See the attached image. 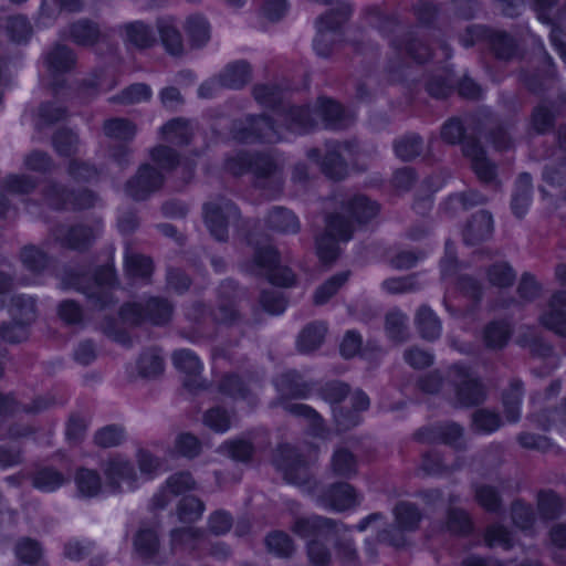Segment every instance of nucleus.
I'll use <instances>...</instances> for the list:
<instances>
[{
	"mask_svg": "<svg viewBox=\"0 0 566 566\" xmlns=\"http://www.w3.org/2000/svg\"><path fill=\"white\" fill-rule=\"evenodd\" d=\"M367 22L389 38V45L400 60L397 64L389 63L388 81L397 82L403 78L402 69L405 59L423 63L431 56V48L420 38L415 28L406 29L396 15L385 14L378 6H370L364 10Z\"/></svg>",
	"mask_w": 566,
	"mask_h": 566,
	"instance_id": "1",
	"label": "nucleus"
},
{
	"mask_svg": "<svg viewBox=\"0 0 566 566\" xmlns=\"http://www.w3.org/2000/svg\"><path fill=\"white\" fill-rule=\"evenodd\" d=\"M64 290H75L86 296L88 304L95 310H106L115 306L118 298L114 296L117 287L116 274L108 265L94 270L88 265L65 268L61 276Z\"/></svg>",
	"mask_w": 566,
	"mask_h": 566,
	"instance_id": "2",
	"label": "nucleus"
},
{
	"mask_svg": "<svg viewBox=\"0 0 566 566\" xmlns=\"http://www.w3.org/2000/svg\"><path fill=\"white\" fill-rule=\"evenodd\" d=\"M418 387L426 394H436L444 387H450L460 406L472 407L485 400V388L481 380L473 375L471 368L457 363L450 366L444 376L439 370L430 371L418 379Z\"/></svg>",
	"mask_w": 566,
	"mask_h": 566,
	"instance_id": "3",
	"label": "nucleus"
},
{
	"mask_svg": "<svg viewBox=\"0 0 566 566\" xmlns=\"http://www.w3.org/2000/svg\"><path fill=\"white\" fill-rule=\"evenodd\" d=\"M281 116L286 129L298 135L310 133L319 122L328 129H343L350 123L342 105L327 97H319L313 109L310 106L283 107Z\"/></svg>",
	"mask_w": 566,
	"mask_h": 566,
	"instance_id": "4",
	"label": "nucleus"
},
{
	"mask_svg": "<svg viewBox=\"0 0 566 566\" xmlns=\"http://www.w3.org/2000/svg\"><path fill=\"white\" fill-rule=\"evenodd\" d=\"M224 168L233 176L251 172L254 186L264 190L268 197H275L281 192L282 179L277 174V164L268 153L239 151L227 158Z\"/></svg>",
	"mask_w": 566,
	"mask_h": 566,
	"instance_id": "5",
	"label": "nucleus"
},
{
	"mask_svg": "<svg viewBox=\"0 0 566 566\" xmlns=\"http://www.w3.org/2000/svg\"><path fill=\"white\" fill-rule=\"evenodd\" d=\"M340 527L332 518L313 515L297 518L293 532L307 541L306 548L310 560L316 566H325L331 560L328 543L335 542Z\"/></svg>",
	"mask_w": 566,
	"mask_h": 566,
	"instance_id": "6",
	"label": "nucleus"
},
{
	"mask_svg": "<svg viewBox=\"0 0 566 566\" xmlns=\"http://www.w3.org/2000/svg\"><path fill=\"white\" fill-rule=\"evenodd\" d=\"M242 268L247 273L264 276L271 284L277 286H291L295 280L293 272L280 264L279 252L270 244L256 247L253 258Z\"/></svg>",
	"mask_w": 566,
	"mask_h": 566,
	"instance_id": "7",
	"label": "nucleus"
},
{
	"mask_svg": "<svg viewBox=\"0 0 566 566\" xmlns=\"http://www.w3.org/2000/svg\"><path fill=\"white\" fill-rule=\"evenodd\" d=\"M230 134L234 140L242 144H275L285 139L279 127L266 115H247L232 120Z\"/></svg>",
	"mask_w": 566,
	"mask_h": 566,
	"instance_id": "8",
	"label": "nucleus"
},
{
	"mask_svg": "<svg viewBox=\"0 0 566 566\" xmlns=\"http://www.w3.org/2000/svg\"><path fill=\"white\" fill-rule=\"evenodd\" d=\"M42 197L46 205L59 211H80L94 207L96 195L90 189H70L67 186L49 179L42 188Z\"/></svg>",
	"mask_w": 566,
	"mask_h": 566,
	"instance_id": "9",
	"label": "nucleus"
},
{
	"mask_svg": "<svg viewBox=\"0 0 566 566\" xmlns=\"http://www.w3.org/2000/svg\"><path fill=\"white\" fill-rule=\"evenodd\" d=\"M354 224L350 218L342 212L331 213L326 217L324 233L316 238V251L323 263H332L338 256V242L352 239Z\"/></svg>",
	"mask_w": 566,
	"mask_h": 566,
	"instance_id": "10",
	"label": "nucleus"
},
{
	"mask_svg": "<svg viewBox=\"0 0 566 566\" xmlns=\"http://www.w3.org/2000/svg\"><path fill=\"white\" fill-rule=\"evenodd\" d=\"M459 40L464 48L486 42L495 57L503 61L513 59L517 52V43L512 35L481 24L469 25Z\"/></svg>",
	"mask_w": 566,
	"mask_h": 566,
	"instance_id": "11",
	"label": "nucleus"
},
{
	"mask_svg": "<svg viewBox=\"0 0 566 566\" xmlns=\"http://www.w3.org/2000/svg\"><path fill=\"white\" fill-rule=\"evenodd\" d=\"M174 305L165 297L151 296L145 302L124 304L119 310L123 321L137 325L149 322L154 325L167 324L172 315Z\"/></svg>",
	"mask_w": 566,
	"mask_h": 566,
	"instance_id": "12",
	"label": "nucleus"
},
{
	"mask_svg": "<svg viewBox=\"0 0 566 566\" xmlns=\"http://www.w3.org/2000/svg\"><path fill=\"white\" fill-rule=\"evenodd\" d=\"M203 221L210 234L218 241L224 242L229 238V226L240 220L238 207L226 197H216L202 207Z\"/></svg>",
	"mask_w": 566,
	"mask_h": 566,
	"instance_id": "13",
	"label": "nucleus"
},
{
	"mask_svg": "<svg viewBox=\"0 0 566 566\" xmlns=\"http://www.w3.org/2000/svg\"><path fill=\"white\" fill-rule=\"evenodd\" d=\"M358 144L356 140L337 142L331 140L326 143V154L321 161V150L311 148L306 156L312 161L321 164L322 171L331 179L342 180L347 175V163L343 158L346 153L349 157H354L357 153Z\"/></svg>",
	"mask_w": 566,
	"mask_h": 566,
	"instance_id": "14",
	"label": "nucleus"
},
{
	"mask_svg": "<svg viewBox=\"0 0 566 566\" xmlns=\"http://www.w3.org/2000/svg\"><path fill=\"white\" fill-rule=\"evenodd\" d=\"M273 463L289 483L304 485L310 483L311 472L308 462L296 448L280 444L273 458Z\"/></svg>",
	"mask_w": 566,
	"mask_h": 566,
	"instance_id": "15",
	"label": "nucleus"
},
{
	"mask_svg": "<svg viewBox=\"0 0 566 566\" xmlns=\"http://www.w3.org/2000/svg\"><path fill=\"white\" fill-rule=\"evenodd\" d=\"M50 233L62 248L77 252L88 250L98 235L97 228L85 223L72 226L61 223L51 228Z\"/></svg>",
	"mask_w": 566,
	"mask_h": 566,
	"instance_id": "16",
	"label": "nucleus"
},
{
	"mask_svg": "<svg viewBox=\"0 0 566 566\" xmlns=\"http://www.w3.org/2000/svg\"><path fill=\"white\" fill-rule=\"evenodd\" d=\"M134 555L145 564L164 565L167 556L161 551L158 531L155 526L142 524L133 536Z\"/></svg>",
	"mask_w": 566,
	"mask_h": 566,
	"instance_id": "17",
	"label": "nucleus"
},
{
	"mask_svg": "<svg viewBox=\"0 0 566 566\" xmlns=\"http://www.w3.org/2000/svg\"><path fill=\"white\" fill-rule=\"evenodd\" d=\"M555 274L566 286V264L556 266ZM541 323L562 337H566V291L555 292L548 303V310L541 315Z\"/></svg>",
	"mask_w": 566,
	"mask_h": 566,
	"instance_id": "18",
	"label": "nucleus"
},
{
	"mask_svg": "<svg viewBox=\"0 0 566 566\" xmlns=\"http://www.w3.org/2000/svg\"><path fill=\"white\" fill-rule=\"evenodd\" d=\"M104 475L112 493L122 492L123 484L128 490L137 486L138 476L134 463L122 455H115L104 464Z\"/></svg>",
	"mask_w": 566,
	"mask_h": 566,
	"instance_id": "19",
	"label": "nucleus"
},
{
	"mask_svg": "<svg viewBox=\"0 0 566 566\" xmlns=\"http://www.w3.org/2000/svg\"><path fill=\"white\" fill-rule=\"evenodd\" d=\"M463 428L455 422L434 423L420 428L416 433V440L424 443H444L455 449L464 448Z\"/></svg>",
	"mask_w": 566,
	"mask_h": 566,
	"instance_id": "20",
	"label": "nucleus"
},
{
	"mask_svg": "<svg viewBox=\"0 0 566 566\" xmlns=\"http://www.w3.org/2000/svg\"><path fill=\"white\" fill-rule=\"evenodd\" d=\"M164 184V175L150 166L144 164L137 174L126 184V192L134 200H145L151 193L160 189Z\"/></svg>",
	"mask_w": 566,
	"mask_h": 566,
	"instance_id": "21",
	"label": "nucleus"
},
{
	"mask_svg": "<svg viewBox=\"0 0 566 566\" xmlns=\"http://www.w3.org/2000/svg\"><path fill=\"white\" fill-rule=\"evenodd\" d=\"M318 504L335 512H343L357 504L354 488L345 482H337L325 489L317 499Z\"/></svg>",
	"mask_w": 566,
	"mask_h": 566,
	"instance_id": "22",
	"label": "nucleus"
},
{
	"mask_svg": "<svg viewBox=\"0 0 566 566\" xmlns=\"http://www.w3.org/2000/svg\"><path fill=\"white\" fill-rule=\"evenodd\" d=\"M219 304L212 311V318L218 324H232L238 319L235 308L237 284L232 280H226L218 289Z\"/></svg>",
	"mask_w": 566,
	"mask_h": 566,
	"instance_id": "23",
	"label": "nucleus"
},
{
	"mask_svg": "<svg viewBox=\"0 0 566 566\" xmlns=\"http://www.w3.org/2000/svg\"><path fill=\"white\" fill-rule=\"evenodd\" d=\"M171 551L181 549L201 557V549L207 545L205 531L195 527H178L170 532Z\"/></svg>",
	"mask_w": 566,
	"mask_h": 566,
	"instance_id": "24",
	"label": "nucleus"
},
{
	"mask_svg": "<svg viewBox=\"0 0 566 566\" xmlns=\"http://www.w3.org/2000/svg\"><path fill=\"white\" fill-rule=\"evenodd\" d=\"M127 48L144 50L153 46L156 42L155 33L150 25L143 21H133L116 28Z\"/></svg>",
	"mask_w": 566,
	"mask_h": 566,
	"instance_id": "25",
	"label": "nucleus"
},
{
	"mask_svg": "<svg viewBox=\"0 0 566 566\" xmlns=\"http://www.w3.org/2000/svg\"><path fill=\"white\" fill-rule=\"evenodd\" d=\"M174 366L188 378L185 380V387L193 390L201 387V382L197 377L201 374L203 365L198 355L191 349H178L172 354Z\"/></svg>",
	"mask_w": 566,
	"mask_h": 566,
	"instance_id": "26",
	"label": "nucleus"
},
{
	"mask_svg": "<svg viewBox=\"0 0 566 566\" xmlns=\"http://www.w3.org/2000/svg\"><path fill=\"white\" fill-rule=\"evenodd\" d=\"M463 154L471 159V166L480 180L490 182L495 177V166L485 156V150L476 139H465Z\"/></svg>",
	"mask_w": 566,
	"mask_h": 566,
	"instance_id": "27",
	"label": "nucleus"
},
{
	"mask_svg": "<svg viewBox=\"0 0 566 566\" xmlns=\"http://www.w3.org/2000/svg\"><path fill=\"white\" fill-rule=\"evenodd\" d=\"M195 485L192 475L189 472H179L169 476L166 486L161 488L153 496V506L155 509H165L170 501V495H179Z\"/></svg>",
	"mask_w": 566,
	"mask_h": 566,
	"instance_id": "28",
	"label": "nucleus"
},
{
	"mask_svg": "<svg viewBox=\"0 0 566 566\" xmlns=\"http://www.w3.org/2000/svg\"><path fill=\"white\" fill-rule=\"evenodd\" d=\"M105 35L97 22L83 18L74 21L67 28L66 38L81 46H92Z\"/></svg>",
	"mask_w": 566,
	"mask_h": 566,
	"instance_id": "29",
	"label": "nucleus"
},
{
	"mask_svg": "<svg viewBox=\"0 0 566 566\" xmlns=\"http://www.w3.org/2000/svg\"><path fill=\"white\" fill-rule=\"evenodd\" d=\"M274 385L282 396L291 398L305 399L313 390V385L296 370L283 373L274 380Z\"/></svg>",
	"mask_w": 566,
	"mask_h": 566,
	"instance_id": "30",
	"label": "nucleus"
},
{
	"mask_svg": "<svg viewBox=\"0 0 566 566\" xmlns=\"http://www.w3.org/2000/svg\"><path fill=\"white\" fill-rule=\"evenodd\" d=\"M218 390L233 400H242L250 406L256 403V396L250 384L238 374H226L219 381Z\"/></svg>",
	"mask_w": 566,
	"mask_h": 566,
	"instance_id": "31",
	"label": "nucleus"
},
{
	"mask_svg": "<svg viewBox=\"0 0 566 566\" xmlns=\"http://www.w3.org/2000/svg\"><path fill=\"white\" fill-rule=\"evenodd\" d=\"M493 231V218L486 210H480L472 216L463 231V240L468 245H475L486 240Z\"/></svg>",
	"mask_w": 566,
	"mask_h": 566,
	"instance_id": "32",
	"label": "nucleus"
},
{
	"mask_svg": "<svg viewBox=\"0 0 566 566\" xmlns=\"http://www.w3.org/2000/svg\"><path fill=\"white\" fill-rule=\"evenodd\" d=\"M283 408L290 415L303 418L307 421L308 434L322 438L326 434L327 428L323 417L311 406L297 402H285Z\"/></svg>",
	"mask_w": 566,
	"mask_h": 566,
	"instance_id": "33",
	"label": "nucleus"
},
{
	"mask_svg": "<svg viewBox=\"0 0 566 566\" xmlns=\"http://www.w3.org/2000/svg\"><path fill=\"white\" fill-rule=\"evenodd\" d=\"M44 62L51 75L57 76L70 72L76 62L72 49L64 44H55L44 54Z\"/></svg>",
	"mask_w": 566,
	"mask_h": 566,
	"instance_id": "34",
	"label": "nucleus"
},
{
	"mask_svg": "<svg viewBox=\"0 0 566 566\" xmlns=\"http://www.w3.org/2000/svg\"><path fill=\"white\" fill-rule=\"evenodd\" d=\"M342 209L358 223H365L377 216L379 206L364 195H355L342 201Z\"/></svg>",
	"mask_w": 566,
	"mask_h": 566,
	"instance_id": "35",
	"label": "nucleus"
},
{
	"mask_svg": "<svg viewBox=\"0 0 566 566\" xmlns=\"http://www.w3.org/2000/svg\"><path fill=\"white\" fill-rule=\"evenodd\" d=\"M32 485L44 493L59 490L70 480V474L54 469L50 465L38 468L31 476Z\"/></svg>",
	"mask_w": 566,
	"mask_h": 566,
	"instance_id": "36",
	"label": "nucleus"
},
{
	"mask_svg": "<svg viewBox=\"0 0 566 566\" xmlns=\"http://www.w3.org/2000/svg\"><path fill=\"white\" fill-rule=\"evenodd\" d=\"M157 29L166 51L175 56L184 52L182 36L172 17H163L157 20Z\"/></svg>",
	"mask_w": 566,
	"mask_h": 566,
	"instance_id": "37",
	"label": "nucleus"
},
{
	"mask_svg": "<svg viewBox=\"0 0 566 566\" xmlns=\"http://www.w3.org/2000/svg\"><path fill=\"white\" fill-rule=\"evenodd\" d=\"M532 177L527 172H523L515 181L514 190L512 193L511 209L517 218H523L532 202Z\"/></svg>",
	"mask_w": 566,
	"mask_h": 566,
	"instance_id": "38",
	"label": "nucleus"
},
{
	"mask_svg": "<svg viewBox=\"0 0 566 566\" xmlns=\"http://www.w3.org/2000/svg\"><path fill=\"white\" fill-rule=\"evenodd\" d=\"M53 405V399L49 397H36L31 405L20 403L12 396L0 394V418L14 415L19 411L27 413H38Z\"/></svg>",
	"mask_w": 566,
	"mask_h": 566,
	"instance_id": "39",
	"label": "nucleus"
},
{
	"mask_svg": "<svg viewBox=\"0 0 566 566\" xmlns=\"http://www.w3.org/2000/svg\"><path fill=\"white\" fill-rule=\"evenodd\" d=\"M268 227L276 232L295 234L301 224L295 213L283 207H273L266 218Z\"/></svg>",
	"mask_w": 566,
	"mask_h": 566,
	"instance_id": "40",
	"label": "nucleus"
},
{
	"mask_svg": "<svg viewBox=\"0 0 566 566\" xmlns=\"http://www.w3.org/2000/svg\"><path fill=\"white\" fill-rule=\"evenodd\" d=\"M164 139L177 146H186L191 143L195 128L190 120L174 118L160 128Z\"/></svg>",
	"mask_w": 566,
	"mask_h": 566,
	"instance_id": "41",
	"label": "nucleus"
},
{
	"mask_svg": "<svg viewBox=\"0 0 566 566\" xmlns=\"http://www.w3.org/2000/svg\"><path fill=\"white\" fill-rule=\"evenodd\" d=\"M415 324L420 336L426 340H436L441 335V322L437 314L427 305H422L418 308Z\"/></svg>",
	"mask_w": 566,
	"mask_h": 566,
	"instance_id": "42",
	"label": "nucleus"
},
{
	"mask_svg": "<svg viewBox=\"0 0 566 566\" xmlns=\"http://www.w3.org/2000/svg\"><path fill=\"white\" fill-rule=\"evenodd\" d=\"M454 83L451 71L442 67L428 75L424 87L430 96L446 98L453 92Z\"/></svg>",
	"mask_w": 566,
	"mask_h": 566,
	"instance_id": "43",
	"label": "nucleus"
},
{
	"mask_svg": "<svg viewBox=\"0 0 566 566\" xmlns=\"http://www.w3.org/2000/svg\"><path fill=\"white\" fill-rule=\"evenodd\" d=\"M251 80V69L245 61L229 64L220 73V84L230 90H240Z\"/></svg>",
	"mask_w": 566,
	"mask_h": 566,
	"instance_id": "44",
	"label": "nucleus"
},
{
	"mask_svg": "<svg viewBox=\"0 0 566 566\" xmlns=\"http://www.w3.org/2000/svg\"><path fill=\"white\" fill-rule=\"evenodd\" d=\"M3 28L9 40L15 44H27L33 34L30 20L22 14L7 17Z\"/></svg>",
	"mask_w": 566,
	"mask_h": 566,
	"instance_id": "45",
	"label": "nucleus"
},
{
	"mask_svg": "<svg viewBox=\"0 0 566 566\" xmlns=\"http://www.w3.org/2000/svg\"><path fill=\"white\" fill-rule=\"evenodd\" d=\"M524 395L522 380L512 379L503 392V406L507 421L517 422L521 418V403Z\"/></svg>",
	"mask_w": 566,
	"mask_h": 566,
	"instance_id": "46",
	"label": "nucleus"
},
{
	"mask_svg": "<svg viewBox=\"0 0 566 566\" xmlns=\"http://www.w3.org/2000/svg\"><path fill=\"white\" fill-rule=\"evenodd\" d=\"M81 140L73 129L62 127L52 135V147L61 157H73L80 153Z\"/></svg>",
	"mask_w": 566,
	"mask_h": 566,
	"instance_id": "47",
	"label": "nucleus"
},
{
	"mask_svg": "<svg viewBox=\"0 0 566 566\" xmlns=\"http://www.w3.org/2000/svg\"><path fill=\"white\" fill-rule=\"evenodd\" d=\"M9 312L13 319L31 324L36 318V301L27 294H17L11 297Z\"/></svg>",
	"mask_w": 566,
	"mask_h": 566,
	"instance_id": "48",
	"label": "nucleus"
},
{
	"mask_svg": "<svg viewBox=\"0 0 566 566\" xmlns=\"http://www.w3.org/2000/svg\"><path fill=\"white\" fill-rule=\"evenodd\" d=\"M423 139L416 133L406 134L394 143L396 156L403 161L417 158L423 153Z\"/></svg>",
	"mask_w": 566,
	"mask_h": 566,
	"instance_id": "49",
	"label": "nucleus"
},
{
	"mask_svg": "<svg viewBox=\"0 0 566 566\" xmlns=\"http://www.w3.org/2000/svg\"><path fill=\"white\" fill-rule=\"evenodd\" d=\"M327 327L322 322H314L306 325L297 338V347L302 353H310L317 349L324 340Z\"/></svg>",
	"mask_w": 566,
	"mask_h": 566,
	"instance_id": "50",
	"label": "nucleus"
},
{
	"mask_svg": "<svg viewBox=\"0 0 566 566\" xmlns=\"http://www.w3.org/2000/svg\"><path fill=\"white\" fill-rule=\"evenodd\" d=\"M125 269L130 277L149 282L154 265L149 256L130 252L127 248L125 252Z\"/></svg>",
	"mask_w": 566,
	"mask_h": 566,
	"instance_id": "51",
	"label": "nucleus"
},
{
	"mask_svg": "<svg viewBox=\"0 0 566 566\" xmlns=\"http://www.w3.org/2000/svg\"><path fill=\"white\" fill-rule=\"evenodd\" d=\"M104 134L113 139L129 143L134 139L137 128L136 125L127 118H109L104 122Z\"/></svg>",
	"mask_w": 566,
	"mask_h": 566,
	"instance_id": "52",
	"label": "nucleus"
},
{
	"mask_svg": "<svg viewBox=\"0 0 566 566\" xmlns=\"http://www.w3.org/2000/svg\"><path fill=\"white\" fill-rule=\"evenodd\" d=\"M512 334L511 326L505 321H493L489 323L483 333L486 347L492 349L503 348Z\"/></svg>",
	"mask_w": 566,
	"mask_h": 566,
	"instance_id": "53",
	"label": "nucleus"
},
{
	"mask_svg": "<svg viewBox=\"0 0 566 566\" xmlns=\"http://www.w3.org/2000/svg\"><path fill=\"white\" fill-rule=\"evenodd\" d=\"M537 509L542 520H556L562 513L563 501L553 490H542L537 494Z\"/></svg>",
	"mask_w": 566,
	"mask_h": 566,
	"instance_id": "54",
	"label": "nucleus"
},
{
	"mask_svg": "<svg viewBox=\"0 0 566 566\" xmlns=\"http://www.w3.org/2000/svg\"><path fill=\"white\" fill-rule=\"evenodd\" d=\"M153 95L151 88L145 83H134L125 87L119 94L109 98L111 103L132 105L147 102Z\"/></svg>",
	"mask_w": 566,
	"mask_h": 566,
	"instance_id": "55",
	"label": "nucleus"
},
{
	"mask_svg": "<svg viewBox=\"0 0 566 566\" xmlns=\"http://www.w3.org/2000/svg\"><path fill=\"white\" fill-rule=\"evenodd\" d=\"M253 96L260 105L274 109L282 104L284 90L275 83L256 84L253 87Z\"/></svg>",
	"mask_w": 566,
	"mask_h": 566,
	"instance_id": "56",
	"label": "nucleus"
},
{
	"mask_svg": "<svg viewBox=\"0 0 566 566\" xmlns=\"http://www.w3.org/2000/svg\"><path fill=\"white\" fill-rule=\"evenodd\" d=\"M394 514L398 526L405 531L416 530L421 521L419 507L410 502H399L394 510Z\"/></svg>",
	"mask_w": 566,
	"mask_h": 566,
	"instance_id": "57",
	"label": "nucleus"
},
{
	"mask_svg": "<svg viewBox=\"0 0 566 566\" xmlns=\"http://www.w3.org/2000/svg\"><path fill=\"white\" fill-rule=\"evenodd\" d=\"M332 469L334 474L349 479L357 472L356 457L349 450L339 448L332 457Z\"/></svg>",
	"mask_w": 566,
	"mask_h": 566,
	"instance_id": "58",
	"label": "nucleus"
},
{
	"mask_svg": "<svg viewBox=\"0 0 566 566\" xmlns=\"http://www.w3.org/2000/svg\"><path fill=\"white\" fill-rule=\"evenodd\" d=\"M75 483L82 496L94 497L102 490L99 474L90 469H80L75 475Z\"/></svg>",
	"mask_w": 566,
	"mask_h": 566,
	"instance_id": "59",
	"label": "nucleus"
},
{
	"mask_svg": "<svg viewBox=\"0 0 566 566\" xmlns=\"http://www.w3.org/2000/svg\"><path fill=\"white\" fill-rule=\"evenodd\" d=\"M566 21V1L557 10L556 14L553 15L552 30L549 33L551 44L559 55L562 61L566 63V43L563 41V32L560 25Z\"/></svg>",
	"mask_w": 566,
	"mask_h": 566,
	"instance_id": "60",
	"label": "nucleus"
},
{
	"mask_svg": "<svg viewBox=\"0 0 566 566\" xmlns=\"http://www.w3.org/2000/svg\"><path fill=\"white\" fill-rule=\"evenodd\" d=\"M461 468V464L455 462L453 464H449L446 462V459L436 450L429 451L424 453L422 459V469L432 475H442L447 473H451Z\"/></svg>",
	"mask_w": 566,
	"mask_h": 566,
	"instance_id": "61",
	"label": "nucleus"
},
{
	"mask_svg": "<svg viewBox=\"0 0 566 566\" xmlns=\"http://www.w3.org/2000/svg\"><path fill=\"white\" fill-rule=\"evenodd\" d=\"M20 258L24 268L33 273H41L50 262L49 255L34 245L24 247Z\"/></svg>",
	"mask_w": 566,
	"mask_h": 566,
	"instance_id": "62",
	"label": "nucleus"
},
{
	"mask_svg": "<svg viewBox=\"0 0 566 566\" xmlns=\"http://www.w3.org/2000/svg\"><path fill=\"white\" fill-rule=\"evenodd\" d=\"M14 553L21 563L34 565L42 556V547L38 541L30 537H23L17 542Z\"/></svg>",
	"mask_w": 566,
	"mask_h": 566,
	"instance_id": "63",
	"label": "nucleus"
},
{
	"mask_svg": "<svg viewBox=\"0 0 566 566\" xmlns=\"http://www.w3.org/2000/svg\"><path fill=\"white\" fill-rule=\"evenodd\" d=\"M137 367L143 377H156L164 370V359L157 349L150 348L140 355Z\"/></svg>",
	"mask_w": 566,
	"mask_h": 566,
	"instance_id": "64",
	"label": "nucleus"
}]
</instances>
